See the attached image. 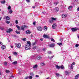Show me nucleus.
<instances>
[{
	"label": "nucleus",
	"mask_w": 79,
	"mask_h": 79,
	"mask_svg": "<svg viewBox=\"0 0 79 79\" xmlns=\"http://www.w3.org/2000/svg\"><path fill=\"white\" fill-rule=\"evenodd\" d=\"M15 45L17 48H19L21 47V44L20 43H15Z\"/></svg>",
	"instance_id": "f257e3e1"
},
{
	"label": "nucleus",
	"mask_w": 79,
	"mask_h": 79,
	"mask_svg": "<svg viewBox=\"0 0 79 79\" xmlns=\"http://www.w3.org/2000/svg\"><path fill=\"white\" fill-rule=\"evenodd\" d=\"M27 27L26 25H23L21 27V29L22 31H24V29H26V28H27Z\"/></svg>",
	"instance_id": "f03ea898"
},
{
	"label": "nucleus",
	"mask_w": 79,
	"mask_h": 79,
	"mask_svg": "<svg viewBox=\"0 0 79 79\" xmlns=\"http://www.w3.org/2000/svg\"><path fill=\"white\" fill-rule=\"evenodd\" d=\"M31 47L30 46H29L28 44L26 45L25 47V48L26 50H29L31 49L30 47Z\"/></svg>",
	"instance_id": "7ed1b4c3"
},
{
	"label": "nucleus",
	"mask_w": 79,
	"mask_h": 79,
	"mask_svg": "<svg viewBox=\"0 0 79 79\" xmlns=\"http://www.w3.org/2000/svg\"><path fill=\"white\" fill-rule=\"evenodd\" d=\"M37 29L39 31H42V27L40 26H39L37 27Z\"/></svg>",
	"instance_id": "20e7f679"
},
{
	"label": "nucleus",
	"mask_w": 79,
	"mask_h": 79,
	"mask_svg": "<svg viewBox=\"0 0 79 79\" xmlns=\"http://www.w3.org/2000/svg\"><path fill=\"white\" fill-rule=\"evenodd\" d=\"M13 31V30H12V29L11 28H9L6 31V32H7V33H10V32H11Z\"/></svg>",
	"instance_id": "39448f33"
},
{
	"label": "nucleus",
	"mask_w": 79,
	"mask_h": 79,
	"mask_svg": "<svg viewBox=\"0 0 79 79\" xmlns=\"http://www.w3.org/2000/svg\"><path fill=\"white\" fill-rule=\"evenodd\" d=\"M71 29L73 32H75V31H77V28H72Z\"/></svg>",
	"instance_id": "423d86ee"
},
{
	"label": "nucleus",
	"mask_w": 79,
	"mask_h": 79,
	"mask_svg": "<svg viewBox=\"0 0 79 79\" xmlns=\"http://www.w3.org/2000/svg\"><path fill=\"white\" fill-rule=\"evenodd\" d=\"M43 37L44 38H48V39H50V37L48 35H47L45 34H44L43 35Z\"/></svg>",
	"instance_id": "0eeeda50"
},
{
	"label": "nucleus",
	"mask_w": 79,
	"mask_h": 79,
	"mask_svg": "<svg viewBox=\"0 0 79 79\" xmlns=\"http://www.w3.org/2000/svg\"><path fill=\"white\" fill-rule=\"evenodd\" d=\"M54 11H55V12H58V11H59V9L58 7H56L54 9Z\"/></svg>",
	"instance_id": "6e6552de"
},
{
	"label": "nucleus",
	"mask_w": 79,
	"mask_h": 79,
	"mask_svg": "<svg viewBox=\"0 0 79 79\" xmlns=\"http://www.w3.org/2000/svg\"><path fill=\"white\" fill-rule=\"evenodd\" d=\"M52 27L53 29H56V24L54 23V24L52 26Z\"/></svg>",
	"instance_id": "1a4fd4ad"
},
{
	"label": "nucleus",
	"mask_w": 79,
	"mask_h": 79,
	"mask_svg": "<svg viewBox=\"0 0 79 79\" xmlns=\"http://www.w3.org/2000/svg\"><path fill=\"white\" fill-rule=\"evenodd\" d=\"M42 58V56H38L37 57V60H40Z\"/></svg>",
	"instance_id": "9d476101"
},
{
	"label": "nucleus",
	"mask_w": 79,
	"mask_h": 79,
	"mask_svg": "<svg viewBox=\"0 0 79 79\" xmlns=\"http://www.w3.org/2000/svg\"><path fill=\"white\" fill-rule=\"evenodd\" d=\"M67 16V15L66 14H63L62 15V17L63 18H65Z\"/></svg>",
	"instance_id": "9b49d317"
},
{
	"label": "nucleus",
	"mask_w": 79,
	"mask_h": 79,
	"mask_svg": "<svg viewBox=\"0 0 79 79\" xmlns=\"http://www.w3.org/2000/svg\"><path fill=\"white\" fill-rule=\"evenodd\" d=\"M1 48L2 50H5L6 47H5V45H3L2 46Z\"/></svg>",
	"instance_id": "f8f14e48"
},
{
	"label": "nucleus",
	"mask_w": 79,
	"mask_h": 79,
	"mask_svg": "<svg viewBox=\"0 0 79 79\" xmlns=\"http://www.w3.org/2000/svg\"><path fill=\"white\" fill-rule=\"evenodd\" d=\"M12 64H14V65H16V64H17V63H18V62L16 61H14L12 62Z\"/></svg>",
	"instance_id": "ddd939ff"
},
{
	"label": "nucleus",
	"mask_w": 79,
	"mask_h": 79,
	"mask_svg": "<svg viewBox=\"0 0 79 79\" xmlns=\"http://www.w3.org/2000/svg\"><path fill=\"white\" fill-rule=\"evenodd\" d=\"M26 32L27 34H30L31 33V31H30L29 30L27 31H26Z\"/></svg>",
	"instance_id": "4468645a"
},
{
	"label": "nucleus",
	"mask_w": 79,
	"mask_h": 79,
	"mask_svg": "<svg viewBox=\"0 0 79 79\" xmlns=\"http://www.w3.org/2000/svg\"><path fill=\"white\" fill-rule=\"evenodd\" d=\"M65 74H66V75H69V74H70V73L69 72L67 71H65Z\"/></svg>",
	"instance_id": "2eb2a0df"
},
{
	"label": "nucleus",
	"mask_w": 79,
	"mask_h": 79,
	"mask_svg": "<svg viewBox=\"0 0 79 79\" xmlns=\"http://www.w3.org/2000/svg\"><path fill=\"white\" fill-rule=\"evenodd\" d=\"M54 45H55V44H51L49 46L50 47H54Z\"/></svg>",
	"instance_id": "dca6fc26"
},
{
	"label": "nucleus",
	"mask_w": 79,
	"mask_h": 79,
	"mask_svg": "<svg viewBox=\"0 0 79 79\" xmlns=\"http://www.w3.org/2000/svg\"><path fill=\"white\" fill-rule=\"evenodd\" d=\"M15 32L16 34H21V32H20L19 31H18L17 30Z\"/></svg>",
	"instance_id": "f3484780"
},
{
	"label": "nucleus",
	"mask_w": 79,
	"mask_h": 79,
	"mask_svg": "<svg viewBox=\"0 0 79 79\" xmlns=\"http://www.w3.org/2000/svg\"><path fill=\"white\" fill-rule=\"evenodd\" d=\"M27 44H28V45H29V46H31V42L29 41H27Z\"/></svg>",
	"instance_id": "a211bd4d"
},
{
	"label": "nucleus",
	"mask_w": 79,
	"mask_h": 79,
	"mask_svg": "<svg viewBox=\"0 0 79 79\" xmlns=\"http://www.w3.org/2000/svg\"><path fill=\"white\" fill-rule=\"evenodd\" d=\"M53 57H54V55L52 56H51V57L49 56H48V58H49L50 60H52V58H53Z\"/></svg>",
	"instance_id": "6ab92c4d"
},
{
	"label": "nucleus",
	"mask_w": 79,
	"mask_h": 79,
	"mask_svg": "<svg viewBox=\"0 0 79 79\" xmlns=\"http://www.w3.org/2000/svg\"><path fill=\"white\" fill-rule=\"evenodd\" d=\"M9 13L10 14H11V13H13V10L11 9H10V10H9Z\"/></svg>",
	"instance_id": "aec40b11"
},
{
	"label": "nucleus",
	"mask_w": 79,
	"mask_h": 79,
	"mask_svg": "<svg viewBox=\"0 0 79 79\" xmlns=\"http://www.w3.org/2000/svg\"><path fill=\"white\" fill-rule=\"evenodd\" d=\"M56 69H60V66H59L58 65H56Z\"/></svg>",
	"instance_id": "412c9836"
},
{
	"label": "nucleus",
	"mask_w": 79,
	"mask_h": 79,
	"mask_svg": "<svg viewBox=\"0 0 79 79\" xmlns=\"http://www.w3.org/2000/svg\"><path fill=\"white\" fill-rule=\"evenodd\" d=\"M37 67H38V66L37 65V64H36L33 67V68H34V69L35 68H37Z\"/></svg>",
	"instance_id": "4be33fe9"
},
{
	"label": "nucleus",
	"mask_w": 79,
	"mask_h": 79,
	"mask_svg": "<svg viewBox=\"0 0 79 79\" xmlns=\"http://www.w3.org/2000/svg\"><path fill=\"white\" fill-rule=\"evenodd\" d=\"M51 19L53 21H56V18H54L53 17H52L51 18Z\"/></svg>",
	"instance_id": "5701e85b"
},
{
	"label": "nucleus",
	"mask_w": 79,
	"mask_h": 79,
	"mask_svg": "<svg viewBox=\"0 0 79 79\" xmlns=\"http://www.w3.org/2000/svg\"><path fill=\"white\" fill-rule=\"evenodd\" d=\"M6 20H10V17L7 16L6 17Z\"/></svg>",
	"instance_id": "b1692460"
},
{
	"label": "nucleus",
	"mask_w": 79,
	"mask_h": 79,
	"mask_svg": "<svg viewBox=\"0 0 79 79\" xmlns=\"http://www.w3.org/2000/svg\"><path fill=\"white\" fill-rule=\"evenodd\" d=\"M41 66H45V64L44 63H40Z\"/></svg>",
	"instance_id": "393cba45"
},
{
	"label": "nucleus",
	"mask_w": 79,
	"mask_h": 79,
	"mask_svg": "<svg viewBox=\"0 0 79 79\" xmlns=\"http://www.w3.org/2000/svg\"><path fill=\"white\" fill-rule=\"evenodd\" d=\"M60 68H61L62 69H63L64 68V66L62 65L60 66Z\"/></svg>",
	"instance_id": "a878e982"
},
{
	"label": "nucleus",
	"mask_w": 79,
	"mask_h": 79,
	"mask_svg": "<svg viewBox=\"0 0 79 79\" xmlns=\"http://www.w3.org/2000/svg\"><path fill=\"white\" fill-rule=\"evenodd\" d=\"M49 23H53V20H52V19H50L49 20Z\"/></svg>",
	"instance_id": "bb28decb"
},
{
	"label": "nucleus",
	"mask_w": 79,
	"mask_h": 79,
	"mask_svg": "<svg viewBox=\"0 0 79 79\" xmlns=\"http://www.w3.org/2000/svg\"><path fill=\"white\" fill-rule=\"evenodd\" d=\"M57 45H59V46H60L61 45V46H62L63 45V44L62 43H57Z\"/></svg>",
	"instance_id": "cd10ccee"
},
{
	"label": "nucleus",
	"mask_w": 79,
	"mask_h": 79,
	"mask_svg": "<svg viewBox=\"0 0 79 79\" xmlns=\"http://www.w3.org/2000/svg\"><path fill=\"white\" fill-rule=\"evenodd\" d=\"M72 8H73V6H69V10H71V9H72Z\"/></svg>",
	"instance_id": "c85d7f7f"
},
{
	"label": "nucleus",
	"mask_w": 79,
	"mask_h": 79,
	"mask_svg": "<svg viewBox=\"0 0 79 79\" xmlns=\"http://www.w3.org/2000/svg\"><path fill=\"white\" fill-rule=\"evenodd\" d=\"M44 29L45 31H47V27L46 26H45L44 27Z\"/></svg>",
	"instance_id": "c756f323"
},
{
	"label": "nucleus",
	"mask_w": 79,
	"mask_h": 79,
	"mask_svg": "<svg viewBox=\"0 0 79 79\" xmlns=\"http://www.w3.org/2000/svg\"><path fill=\"white\" fill-rule=\"evenodd\" d=\"M47 53H48V54L50 55L52 53V51H48Z\"/></svg>",
	"instance_id": "7c9ffc66"
},
{
	"label": "nucleus",
	"mask_w": 79,
	"mask_h": 79,
	"mask_svg": "<svg viewBox=\"0 0 79 79\" xmlns=\"http://www.w3.org/2000/svg\"><path fill=\"white\" fill-rule=\"evenodd\" d=\"M6 73H10V71L8 70H6Z\"/></svg>",
	"instance_id": "2f4dec72"
},
{
	"label": "nucleus",
	"mask_w": 79,
	"mask_h": 79,
	"mask_svg": "<svg viewBox=\"0 0 79 79\" xmlns=\"http://www.w3.org/2000/svg\"><path fill=\"white\" fill-rule=\"evenodd\" d=\"M51 41L53 42H55V40H54L53 38H51Z\"/></svg>",
	"instance_id": "473e14b6"
},
{
	"label": "nucleus",
	"mask_w": 79,
	"mask_h": 79,
	"mask_svg": "<svg viewBox=\"0 0 79 79\" xmlns=\"http://www.w3.org/2000/svg\"><path fill=\"white\" fill-rule=\"evenodd\" d=\"M6 23L7 24H10V22L9 21H6Z\"/></svg>",
	"instance_id": "72a5a7b5"
},
{
	"label": "nucleus",
	"mask_w": 79,
	"mask_h": 79,
	"mask_svg": "<svg viewBox=\"0 0 79 79\" xmlns=\"http://www.w3.org/2000/svg\"><path fill=\"white\" fill-rule=\"evenodd\" d=\"M8 10H11V6H9L8 7H7Z\"/></svg>",
	"instance_id": "f704fd0d"
},
{
	"label": "nucleus",
	"mask_w": 79,
	"mask_h": 79,
	"mask_svg": "<svg viewBox=\"0 0 79 79\" xmlns=\"http://www.w3.org/2000/svg\"><path fill=\"white\" fill-rule=\"evenodd\" d=\"M14 55H18V53L16 52H15L14 53Z\"/></svg>",
	"instance_id": "c9c22d12"
},
{
	"label": "nucleus",
	"mask_w": 79,
	"mask_h": 79,
	"mask_svg": "<svg viewBox=\"0 0 79 79\" xmlns=\"http://www.w3.org/2000/svg\"><path fill=\"white\" fill-rule=\"evenodd\" d=\"M56 76H60V74H59V73H56Z\"/></svg>",
	"instance_id": "e433bc0d"
},
{
	"label": "nucleus",
	"mask_w": 79,
	"mask_h": 79,
	"mask_svg": "<svg viewBox=\"0 0 79 79\" xmlns=\"http://www.w3.org/2000/svg\"><path fill=\"white\" fill-rule=\"evenodd\" d=\"M79 45L78 44H76L75 45L76 47H79Z\"/></svg>",
	"instance_id": "4c0bfd02"
},
{
	"label": "nucleus",
	"mask_w": 79,
	"mask_h": 79,
	"mask_svg": "<svg viewBox=\"0 0 79 79\" xmlns=\"http://www.w3.org/2000/svg\"><path fill=\"white\" fill-rule=\"evenodd\" d=\"M71 69H73L74 68V67H73V64H71Z\"/></svg>",
	"instance_id": "58836bf2"
},
{
	"label": "nucleus",
	"mask_w": 79,
	"mask_h": 79,
	"mask_svg": "<svg viewBox=\"0 0 79 79\" xmlns=\"http://www.w3.org/2000/svg\"><path fill=\"white\" fill-rule=\"evenodd\" d=\"M5 3V1H3L1 2V3H2L3 4Z\"/></svg>",
	"instance_id": "ea45409f"
},
{
	"label": "nucleus",
	"mask_w": 79,
	"mask_h": 79,
	"mask_svg": "<svg viewBox=\"0 0 79 79\" xmlns=\"http://www.w3.org/2000/svg\"><path fill=\"white\" fill-rule=\"evenodd\" d=\"M7 62H5L4 63V64L5 66H7Z\"/></svg>",
	"instance_id": "a19ab883"
},
{
	"label": "nucleus",
	"mask_w": 79,
	"mask_h": 79,
	"mask_svg": "<svg viewBox=\"0 0 79 79\" xmlns=\"http://www.w3.org/2000/svg\"><path fill=\"white\" fill-rule=\"evenodd\" d=\"M15 23L16 24H18V20H16L15 21Z\"/></svg>",
	"instance_id": "79ce46f5"
},
{
	"label": "nucleus",
	"mask_w": 79,
	"mask_h": 79,
	"mask_svg": "<svg viewBox=\"0 0 79 79\" xmlns=\"http://www.w3.org/2000/svg\"><path fill=\"white\" fill-rule=\"evenodd\" d=\"M17 28H18V30L19 31L21 30V28H20V27H18Z\"/></svg>",
	"instance_id": "37998d69"
},
{
	"label": "nucleus",
	"mask_w": 79,
	"mask_h": 79,
	"mask_svg": "<svg viewBox=\"0 0 79 79\" xmlns=\"http://www.w3.org/2000/svg\"><path fill=\"white\" fill-rule=\"evenodd\" d=\"M32 44L33 45H36V44H37V43H36V42H35V43H33Z\"/></svg>",
	"instance_id": "c03bdc74"
},
{
	"label": "nucleus",
	"mask_w": 79,
	"mask_h": 79,
	"mask_svg": "<svg viewBox=\"0 0 79 79\" xmlns=\"http://www.w3.org/2000/svg\"><path fill=\"white\" fill-rule=\"evenodd\" d=\"M29 79H32V76H30L29 77Z\"/></svg>",
	"instance_id": "a18cd8bd"
},
{
	"label": "nucleus",
	"mask_w": 79,
	"mask_h": 79,
	"mask_svg": "<svg viewBox=\"0 0 79 79\" xmlns=\"http://www.w3.org/2000/svg\"><path fill=\"white\" fill-rule=\"evenodd\" d=\"M76 76V77H78V78H79V74H78Z\"/></svg>",
	"instance_id": "49530a36"
},
{
	"label": "nucleus",
	"mask_w": 79,
	"mask_h": 79,
	"mask_svg": "<svg viewBox=\"0 0 79 79\" xmlns=\"http://www.w3.org/2000/svg\"><path fill=\"white\" fill-rule=\"evenodd\" d=\"M8 58H9V59H10V61H11V56H9L8 57Z\"/></svg>",
	"instance_id": "de8ad7c7"
},
{
	"label": "nucleus",
	"mask_w": 79,
	"mask_h": 79,
	"mask_svg": "<svg viewBox=\"0 0 79 79\" xmlns=\"http://www.w3.org/2000/svg\"><path fill=\"white\" fill-rule=\"evenodd\" d=\"M34 37V36H33V34H31L30 37L32 38V37Z\"/></svg>",
	"instance_id": "09e8293b"
},
{
	"label": "nucleus",
	"mask_w": 79,
	"mask_h": 79,
	"mask_svg": "<svg viewBox=\"0 0 79 79\" xmlns=\"http://www.w3.org/2000/svg\"><path fill=\"white\" fill-rule=\"evenodd\" d=\"M26 2H30V0H26Z\"/></svg>",
	"instance_id": "8fccbe9b"
},
{
	"label": "nucleus",
	"mask_w": 79,
	"mask_h": 79,
	"mask_svg": "<svg viewBox=\"0 0 79 79\" xmlns=\"http://www.w3.org/2000/svg\"><path fill=\"white\" fill-rule=\"evenodd\" d=\"M26 38H23V41H26Z\"/></svg>",
	"instance_id": "3c124183"
},
{
	"label": "nucleus",
	"mask_w": 79,
	"mask_h": 79,
	"mask_svg": "<svg viewBox=\"0 0 79 79\" xmlns=\"http://www.w3.org/2000/svg\"><path fill=\"white\" fill-rule=\"evenodd\" d=\"M58 2H55V5H58Z\"/></svg>",
	"instance_id": "603ef678"
},
{
	"label": "nucleus",
	"mask_w": 79,
	"mask_h": 79,
	"mask_svg": "<svg viewBox=\"0 0 79 79\" xmlns=\"http://www.w3.org/2000/svg\"><path fill=\"white\" fill-rule=\"evenodd\" d=\"M72 65H75V63L74 62H73L72 63Z\"/></svg>",
	"instance_id": "864d4df0"
},
{
	"label": "nucleus",
	"mask_w": 79,
	"mask_h": 79,
	"mask_svg": "<svg viewBox=\"0 0 79 79\" xmlns=\"http://www.w3.org/2000/svg\"><path fill=\"white\" fill-rule=\"evenodd\" d=\"M75 79H78V78L77 77H76V76H75Z\"/></svg>",
	"instance_id": "5fc2aeb1"
},
{
	"label": "nucleus",
	"mask_w": 79,
	"mask_h": 79,
	"mask_svg": "<svg viewBox=\"0 0 79 79\" xmlns=\"http://www.w3.org/2000/svg\"><path fill=\"white\" fill-rule=\"evenodd\" d=\"M35 48H36V47H34L33 48V49H34V50H35Z\"/></svg>",
	"instance_id": "6e6d98bb"
},
{
	"label": "nucleus",
	"mask_w": 79,
	"mask_h": 79,
	"mask_svg": "<svg viewBox=\"0 0 79 79\" xmlns=\"http://www.w3.org/2000/svg\"><path fill=\"white\" fill-rule=\"evenodd\" d=\"M0 44H1V45H3V43H2V42H0Z\"/></svg>",
	"instance_id": "4d7b16f0"
},
{
	"label": "nucleus",
	"mask_w": 79,
	"mask_h": 79,
	"mask_svg": "<svg viewBox=\"0 0 79 79\" xmlns=\"http://www.w3.org/2000/svg\"><path fill=\"white\" fill-rule=\"evenodd\" d=\"M10 77L11 78V77H13V78H14L15 77L14 76H10Z\"/></svg>",
	"instance_id": "13d9d810"
},
{
	"label": "nucleus",
	"mask_w": 79,
	"mask_h": 79,
	"mask_svg": "<svg viewBox=\"0 0 79 79\" xmlns=\"http://www.w3.org/2000/svg\"><path fill=\"white\" fill-rule=\"evenodd\" d=\"M43 51H45V48H43Z\"/></svg>",
	"instance_id": "bf43d9fd"
},
{
	"label": "nucleus",
	"mask_w": 79,
	"mask_h": 79,
	"mask_svg": "<svg viewBox=\"0 0 79 79\" xmlns=\"http://www.w3.org/2000/svg\"><path fill=\"white\" fill-rule=\"evenodd\" d=\"M43 39H40V40L41 41H43Z\"/></svg>",
	"instance_id": "052dcab7"
},
{
	"label": "nucleus",
	"mask_w": 79,
	"mask_h": 79,
	"mask_svg": "<svg viewBox=\"0 0 79 79\" xmlns=\"http://www.w3.org/2000/svg\"><path fill=\"white\" fill-rule=\"evenodd\" d=\"M35 77H39V76H38V75H36Z\"/></svg>",
	"instance_id": "680f3d73"
},
{
	"label": "nucleus",
	"mask_w": 79,
	"mask_h": 79,
	"mask_svg": "<svg viewBox=\"0 0 79 79\" xmlns=\"http://www.w3.org/2000/svg\"><path fill=\"white\" fill-rule=\"evenodd\" d=\"M33 24L34 25H35V22H33Z\"/></svg>",
	"instance_id": "e2e57ef3"
},
{
	"label": "nucleus",
	"mask_w": 79,
	"mask_h": 79,
	"mask_svg": "<svg viewBox=\"0 0 79 79\" xmlns=\"http://www.w3.org/2000/svg\"><path fill=\"white\" fill-rule=\"evenodd\" d=\"M16 27L18 28V27H19L18 25H17L16 26Z\"/></svg>",
	"instance_id": "0e129e2a"
},
{
	"label": "nucleus",
	"mask_w": 79,
	"mask_h": 79,
	"mask_svg": "<svg viewBox=\"0 0 79 79\" xmlns=\"http://www.w3.org/2000/svg\"><path fill=\"white\" fill-rule=\"evenodd\" d=\"M1 30H2V31H3V29H4V28H1Z\"/></svg>",
	"instance_id": "69168bd1"
},
{
	"label": "nucleus",
	"mask_w": 79,
	"mask_h": 79,
	"mask_svg": "<svg viewBox=\"0 0 79 79\" xmlns=\"http://www.w3.org/2000/svg\"><path fill=\"white\" fill-rule=\"evenodd\" d=\"M77 11H79V7L77 9Z\"/></svg>",
	"instance_id": "338daca9"
},
{
	"label": "nucleus",
	"mask_w": 79,
	"mask_h": 79,
	"mask_svg": "<svg viewBox=\"0 0 79 79\" xmlns=\"http://www.w3.org/2000/svg\"><path fill=\"white\" fill-rule=\"evenodd\" d=\"M28 79V77H25V79Z\"/></svg>",
	"instance_id": "774afa93"
}]
</instances>
